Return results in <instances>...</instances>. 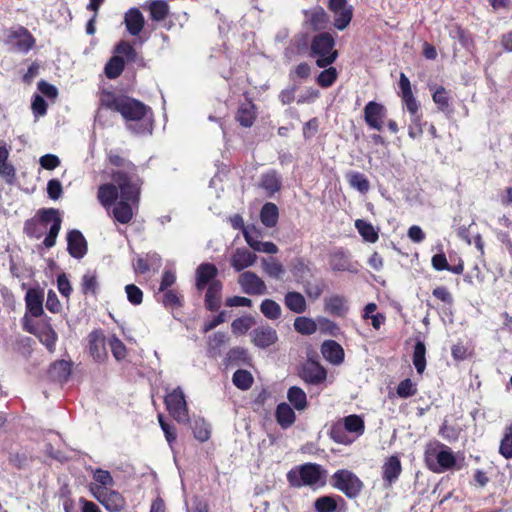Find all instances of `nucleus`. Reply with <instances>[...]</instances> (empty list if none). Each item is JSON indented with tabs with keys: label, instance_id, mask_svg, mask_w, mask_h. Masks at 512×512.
Listing matches in <instances>:
<instances>
[{
	"label": "nucleus",
	"instance_id": "nucleus-30",
	"mask_svg": "<svg viewBox=\"0 0 512 512\" xmlns=\"http://www.w3.org/2000/svg\"><path fill=\"white\" fill-rule=\"evenodd\" d=\"M277 423L284 429L293 425L296 415L291 406L287 403H280L276 409Z\"/></svg>",
	"mask_w": 512,
	"mask_h": 512
},
{
	"label": "nucleus",
	"instance_id": "nucleus-3",
	"mask_svg": "<svg viewBox=\"0 0 512 512\" xmlns=\"http://www.w3.org/2000/svg\"><path fill=\"white\" fill-rule=\"evenodd\" d=\"M425 462L427 467L435 473H443L456 466V457L453 451L440 442H432L426 446Z\"/></svg>",
	"mask_w": 512,
	"mask_h": 512
},
{
	"label": "nucleus",
	"instance_id": "nucleus-37",
	"mask_svg": "<svg viewBox=\"0 0 512 512\" xmlns=\"http://www.w3.org/2000/svg\"><path fill=\"white\" fill-rule=\"evenodd\" d=\"M261 222L266 227H274L278 220V208L273 203H266L260 213Z\"/></svg>",
	"mask_w": 512,
	"mask_h": 512
},
{
	"label": "nucleus",
	"instance_id": "nucleus-38",
	"mask_svg": "<svg viewBox=\"0 0 512 512\" xmlns=\"http://www.w3.org/2000/svg\"><path fill=\"white\" fill-rule=\"evenodd\" d=\"M346 178L350 186L361 193H366L370 188L368 179L362 173L351 171L347 173Z\"/></svg>",
	"mask_w": 512,
	"mask_h": 512
},
{
	"label": "nucleus",
	"instance_id": "nucleus-19",
	"mask_svg": "<svg viewBox=\"0 0 512 512\" xmlns=\"http://www.w3.org/2000/svg\"><path fill=\"white\" fill-rule=\"evenodd\" d=\"M257 256L246 248H237L231 256V266L238 272L251 267L256 262Z\"/></svg>",
	"mask_w": 512,
	"mask_h": 512
},
{
	"label": "nucleus",
	"instance_id": "nucleus-17",
	"mask_svg": "<svg viewBox=\"0 0 512 512\" xmlns=\"http://www.w3.org/2000/svg\"><path fill=\"white\" fill-rule=\"evenodd\" d=\"M26 313L31 319L44 315L43 293L37 289H29L25 295Z\"/></svg>",
	"mask_w": 512,
	"mask_h": 512
},
{
	"label": "nucleus",
	"instance_id": "nucleus-15",
	"mask_svg": "<svg viewBox=\"0 0 512 512\" xmlns=\"http://www.w3.org/2000/svg\"><path fill=\"white\" fill-rule=\"evenodd\" d=\"M252 343L259 348H268L278 341L277 331L269 325L255 328L251 334Z\"/></svg>",
	"mask_w": 512,
	"mask_h": 512
},
{
	"label": "nucleus",
	"instance_id": "nucleus-47",
	"mask_svg": "<svg viewBox=\"0 0 512 512\" xmlns=\"http://www.w3.org/2000/svg\"><path fill=\"white\" fill-rule=\"evenodd\" d=\"M124 69V61L121 56L112 57L105 66V74L110 79L117 78Z\"/></svg>",
	"mask_w": 512,
	"mask_h": 512
},
{
	"label": "nucleus",
	"instance_id": "nucleus-21",
	"mask_svg": "<svg viewBox=\"0 0 512 512\" xmlns=\"http://www.w3.org/2000/svg\"><path fill=\"white\" fill-rule=\"evenodd\" d=\"M93 479L94 483L90 484V492L93 496H95V491L97 489L100 490H109L114 486V479L109 471L103 469H93Z\"/></svg>",
	"mask_w": 512,
	"mask_h": 512
},
{
	"label": "nucleus",
	"instance_id": "nucleus-40",
	"mask_svg": "<svg viewBox=\"0 0 512 512\" xmlns=\"http://www.w3.org/2000/svg\"><path fill=\"white\" fill-rule=\"evenodd\" d=\"M330 267L334 271H350L347 254L342 250L335 251L330 258Z\"/></svg>",
	"mask_w": 512,
	"mask_h": 512
},
{
	"label": "nucleus",
	"instance_id": "nucleus-12",
	"mask_svg": "<svg viewBox=\"0 0 512 512\" xmlns=\"http://www.w3.org/2000/svg\"><path fill=\"white\" fill-rule=\"evenodd\" d=\"M242 291L248 295H264L267 293L265 282L254 272H243L238 278Z\"/></svg>",
	"mask_w": 512,
	"mask_h": 512
},
{
	"label": "nucleus",
	"instance_id": "nucleus-18",
	"mask_svg": "<svg viewBox=\"0 0 512 512\" xmlns=\"http://www.w3.org/2000/svg\"><path fill=\"white\" fill-rule=\"evenodd\" d=\"M89 350L93 359L103 362L107 359L105 336L101 331H93L89 334Z\"/></svg>",
	"mask_w": 512,
	"mask_h": 512
},
{
	"label": "nucleus",
	"instance_id": "nucleus-27",
	"mask_svg": "<svg viewBox=\"0 0 512 512\" xmlns=\"http://www.w3.org/2000/svg\"><path fill=\"white\" fill-rule=\"evenodd\" d=\"M217 268L210 263L201 264L196 271V286L198 289H203L209 281H214L213 279L217 275Z\"/></svg>",
	"mask_w": 512,
	"mask_h": 512
},
{
	"label": "nucleus",
	"instance_id": "nucleus-39",
	"mask_svg": "<svg viewBox=\"0 0 512 512\" xmlns=\"http://www.w3.org/2000/svg\"><path fill=\"white\" fill-rule=\"evenodd\" d=\"M318 322L307 317H297L294 321V329L303 335H311L317 331Z\"/></svg>",
	"mask_w": 512,
	"mask_h": 512
},
{
	"label": "nucleus",
	"instance_id": "nucleus-31",
	"mask_svg": "<svg viewBox=\"0 0 512 512\" xmlns=\"http://www.w3.org/2000/svg\"><path fill=\"white\" fill-rule=\"evenodd\" d=\"M383 479L392 483L396 481L402 471L400 460L397 456H391L383 465Z\"/></svg>",
	"mask_w": 512,
	"mask_h": 512
},
{
	"label": "nucleus",
	"instance_id": "nucleus-44",
	"mask_svg": "<svg viewBox=\"0 0 512 512\" xmlns=\"http://www.w3.org/2000/svg\"><path fill=\"white\" fill-rule=\"evenodd\" d=\"M193 433L197 440L205 442L210 438L211 427L203 418H197L193 422Z\"/></svg>",
	"mask_w": 512,
	"mask_h": 512
},
{
	"label": "nucleus",
	"instance_id": "nucleus-34",
	"mask_svg": "<svg viewBox=\"0 0 512 512\" xmlns=\"http://www.w3.org/2000/svg\"><path fill=\"white\" fill-rule=\"evenodd\" d=\"M303 377L307 382L318 384L326 379V370L317 364H310L304 368Z\"/></svg>",
	"mask_w": 512,
	"mask_h": 512
},
{
	"label": "nucleus",
	"instance_id": "nucleus-26",
	"mask_svg": "<svg viewBox=\"0 0 512 512\" xmlns=\"http://www.w3.org/2000/svg\"><path fill=\"white\" fill-rule=\"evenodd\" d=\"M120 189L117 183H106L98 188V200L105 207L109 208L118 198Z\"/></svg>",
	"mask_w": 512,
	"mask_h": 512
},
{
	"label": "nucleus",
	"instance_id": "nucleus-25",
	"mask_svg": "<svg viewBox=\"0 0 512 512\" xmlns=\"http://www.w3.org/2000/svg\"><path fill=\"white\" fill-rule=\"evenodd\" d=\"M125 24L128 32L137 36L143 29L144 18L142 13L137 8H131L125 14Z\"/></svg>",
	"mask_w": 512,
	"mask_h": 512
},
{
	"label": "nucleus",
	"instance_id": "nucleus-52",
	"mask_svg": "<svg viewBox=\"0 0 512 512\" xmlns=\"http://www.w3.org/2000/svg\"><path fill=\"white\" fill-rule=\"evenodd\" d=\"M123 96H117L110 91H102L100 94L101 106L117 111Z\"/></svg>",
	"mask_w": 512,
	"mask_h": 512
},
{
	"label": "nucleus",
	"instance_id": "nucleus-45",
	"mask_svg": "<svg viewBox=\"0 0 512 512\" xmlns=\"http://www.w3.org/2000/svg\"><path fill=\"white\" fill-rule=\"evenodd\" d=\"M426 348L423 342L418 341L414 347L413 364L419 374H422L426 368Z\"/></svg>",
	"mask_w": 512,
	"mask_h": 512
},
{
	"label": "nucleus",
	"instance_id": "nucleus-6",
	"mask_svg": "<svg viewBox=\"0 0 512 512\" xmlns=\"http://www.w3.org/2000/svg\"><path fill=\"white\" fill-rule=\"evenodd\" d=\"M23 327L28 333L35 335L50 352L55 350L58 336L51 326L49 317L45 316L39 320H34L28 315H24Z\"/></svg>",
	"mask_w": 512,
	"mask_h": 512
},
{
	"label": "nucleus",
	"instance_id": "nucleus-51",
	"mask_svg": "<svg viewBox=\"0 0 512 512\" xmlns=\"http://www.w3.org/2000/svg\"><path fill=\"white\" fill-rule=\"evenodd\" d=\"M261 186L269 193L280 189V178L275 172H268L262 176Z\"/></svg>",
	"mask_w": 512,
	"mask_h": 512
},
{
	"label": "nucleus",
	"instance_id": "nucleus-48",
	"mask_svg": "<svg viewBox=\"0 0 512 512\" xmlns=\"http://www.w3.org/2000/svg\"><path fill=\"white\" fill-rule=\"evenodd\" d=\"M232 380L234 385L241 390L249 389L253 383V377L251 373L242 369H239L234 373Z\"/></svg>",
	"mask_w": 512,
	"mask_h": 512
},
{
	"label": "nucleus",
	"instance_id": "nucleus-41",
	"mask_svg": "<svg viewBox=\"0 0 512 512\" xmlns=\"http://www.w3.org/2000/svg\"><path fill=\"white\" fill-rule=\"evenodd\" d=\"M260 311L266 318L270 320H277L280 318L282 313L280 305L271 299H265L262 301L260 305Z\"/></svg>",
	"mask_w": 512,
	"mask_h": 512
},
{
	"label": "nucleus",
	"instance_id": "nucleus-63",
	"mask_svg": "<svg viewBox=\"0 0 512 512\" xmlns=\"http://www.w3.org/2000/svg\"><path fill=\"white\" fill-rule=\"evenodd\" d=\"M116 52L119 55L126 57L127 60H134L136 58V51L128 42H120L116 47Z\"/></svg>",
	"mask_w": 512,
	"mask_h": 512
},
{
	"label": "nucleus",
	"instance_id": "nucleus-32",
	"mask_svg": "<svg viewBox=\"0 0 512 512\" xmlns=\"http://www.w3.org/2000/svg\"><path fill=\"white\" fill-rule=\"evenodd\" d=\"M284 303L286 307L297 314L303 313L306 310V300L299 292H288L285 295Z\"/></svg>",
	"mask_w": 512,
	"mask_h": 512
},
{
	"label": "nucleus",
	"instance_id": "nucleus-55",
	"mask_svg": "<svg viewBox=\"0 0 512 512\" xmlns=\"http://www.w3.org/2000/svg\"><path fill=\"white\" fill-rule=\"evenodd\" d=\"M417 393L416 384L409 378L401 381L397 387V395L401 398H408Z\"/></svg>",
	"mask_w": 512,
	"mask_h": 512
},
{
	"label": "nucleus",
	"instance_id": "nucleus-62",
	"mask_svg": "<svg viewBox=\"0 0 512 512\" xmlns=\"http://www.w3.org/2000/svg\"><path fill=\"white\" fill-rule=\"evenodd\" d=\"M317 322L321 331L328 333L332 336H337L339 332V327L337 326L336 323L327 318H318Z\"/></svg>",
	"mask_w": 512,
	"mask_h": 512
},
{
	"label": "nucleus",
	"instance_id": "nucleus-46",
	"mask_svg": "<svg viewBox=\"0 0 512 512\" xmlns=\"http://www.w3.org/2000/svg\"><path fill=\"white\" fill-rule=\"evenodd\" d=\"M255 320L252 316H242L231 323L232 333L235 335H244L254 325Z\"/></svg>",
	"mask_w": 512,
	"mask_h": 512
},
{
	"label": "nucleus",
	"instance_id": "nucleus-56",
	"mask_svg": "<svg viewBox=\"0 0 512 512\" xmlns=\"http://www.w3.org/2000/svg\"><path fill=\"white\" fill-rule=\"evenodd\" d=\"M404 108L409 112L410 118L422 116L420 113V105L413 94L401 97Z\"/></svg>",
	"mask_w": 512,
	"mask_h": 512
},
{
	"label": "nucleus",
	"instance_id": "nucleus-53",
	"mask_svg": "<svg viewBox=\"0 0 512 512\" xmlns=\"http://www.w3.org/2000/svg\"><path fill=\"white\" fill-rule=\"evenodd\" d=\"M149 10H150L152 19L156 20V21H160V20H163L167 16L169 7L165 1L157 0V1H153L150 4Z\"/></svg>",
	"mask_w": 512,
	"mask_h": 512
},
{
	"label": "nucleus",
	"instance_id": "nucleus-50",
	"mask_svg": "<svg viewBox=\"0 0 512 512\" xmlns=\"http://www.w3.org/2000/svg\"><path fill=\"white\" fill-rule=\"evenodd\" d=\"M317 512H334L337 508L336 498L333 496H321L314 502Z\"/></svg>",
	"mask_w": 512,
	"mask_h": 512
},
{
	"label": "nucleus",
	"instance_id": "nucleus-23",
	"mask_svg": "<svg viewBox=\"0 0 512 512\" xmlns=\"http://www.w3.org/2000/svg\"><path fill=\"white\" fill-rule=\"evenodd\" d=\"M244 238L247 244L257 252H263L267 254H276L278 252V247L273 242H261L257 239V236H254L252 233V229H244Z\"/></svg>",
	"mask_w": 512,
	"mask_h": 512
},
{
	"label": "nucleus",
	"instance_id": "nucleus-16",
	"mask_svg": "<svg viewBox=\"0 0 512 512\" xmlns=\"http://www.w3.org/2000/svg\"><path fill=\"white\" fill-rule=\"evenodd\" d=\"M8 44L20 52H28L34 45V38L25 28L11 30L7 39Z\"/></svg>",
	"mask_w": 512,
	"mask_h": 512
},
{
	"label": "nucleus",
	"instance_id": "nucleus-22",
	"mask_svg": "<svg viewBox=\"0 0 512 512\" xmlns=\"http://www.w3.org/2000/svg\"><path fill=\"white\" fill-rule=\"evenodd\" d=\"M321 352L323 357L333 363V364H341L344 359V350L340 344L333 340L324 341L321 347Z\"/></svg>",
	"mask_w": 512,
	"mask_h": 512
},
{
	"label": "nucleus",
	"instance_id": "nucleus-58",
	"mask_svg": "<svg viewBox=\"0 0 512 512\" xmlns=\"http://www.w3.org/2000/svg\"><path fill=\"white\" fill-rule=\"evenodd\" d=\"M125 292L130 303L139 305L143 300V293L139 287L134 284H128L125 287Z\"/></svg>",
	"mask_w": 512,
	"mask_h": 512
},
{
	"label": "nucleus",
	"instance_id": "nucleus-36",
	"mask_svg": "<svg viewBox=\"0 0 512 512\" xmlns=\"http://www.w3.org/2000/svg\"><path fill=\"white\" fill-rule=\"evenodd\" d=\"M287 398L295 409L301 411L307 406L306 393L299 387L293 386L287 392Z\"/></svg>",
	"mask_w": 512,
	"mask_h": 512
},
{
	"label": "nucleus",
	"instance_id": "nucleus-4",
	"mask_svg": "<svg viewBox=\"0 0 512 512\" xmlns=\"http://www.w3.org/2000/svg\"><path fill=\"white\" fill-rule=\"evenodd\" d=\"M364 429V421L360 416L349 415L332 426L330 435L336 443L350 445L364 433Z\"/></svg>",
	"mask_w": 512,
	"mask_h": 512
},
{
	"label": "nucleus",
	"instance_id": "nucleus-14",
	"mask_svg": "<svg viewBox=\"0 0 512 512\" xmlns=\"http://www.w3.org/2000/svg\"><path fill=\"white\" fill-rule=\"evenodd\" d=\"M386 108L377 102L370 101L364 108V118L368 126L377 131H381L384 126L383 119L386 116Z\"/></svg>",
	"mask_w": 512,
	"mask_h": 512
},
{
	"label": "nucleus",
	"instance_id": "nucleus-1",
	"mask_svg": "<svg viewBox=\"0 0 512 512\" xmlns=\"http://www.w3.org/2000/svg\"><path fill=\"white\" fill-rule=\"evenodd\" d=\"M114 183H117L120 189V200L113 209L114 218L122 223H128L134 215V207L137 206L140 193V180L134 176H129L122 172H117L113 176Z\"/></svg>",
	"mask_w": 512,
	"mask_h": 512
},
{
	"label": "nucleus",
	"instance_id": "nucleus-57",
	"mask_svg": "<svg viewBox=\"0 0 512 512\" xmlns=\"http://www.w3.org/2000/svg\"><path fill=\"white\" fill-rule=\"evenodd\" d=\"M336 78L337 70L334 67H329L319 74L317 82L322 87H329L335 82Z\"/></svg>",
	"mask_w": 512,
	"mask_h": 512
},
{
	"label": "nucleus",
	"instance_id": "nucleus-7",
	"mask_svg": "<svg viewBox=\"0 0 512 512\" xmlns=\"http://www.w3.org/2000/svg\"><path fill=\"white\" fill-rule=\"evenodd\" d=\"M289 483L295 487L324 484V471L320 465L308 463L287 474Z\"/></svg>",
	"mask_w": 512,
	"mask_h": 512
},
{
	"label": "nucleus",
	"instance_id": "nucleus-43",
	"mask_svg": "<svg viewBox=\"0 0 512 512\" xmlns=\"http://www.w3.org/2000/svg\"><path fill=\"white\" fill-rule=\"evenodd\" d=\"M49 374L57 381H65L70 375V364L64 360L57 361L51 366Z\"/></svg>",
	"mask_w": 512,
	"mask_h": 512
},
{
	"label": "nucleus",
	"instance_id": "nucleus-9",
	"mask_svg": "<svg viewBox=\"0 0 512 512\" xmlns=\"http://www.w3.org/2000/svg\"><path fill=\"white\" fill-rule=\"evenodd\" d=\"M165 404L167 410L177 422H188V408L184 393L180 387L173 389L170 393H168L165 396Z\"/></svg>",
	"mask_w": 512,
	"mask_h": 512
},
{
	"label": "nucleus",
	"instance_id": "nucleus-42",
	"mask_svg": "<svg viewBox=\"0 0 512 512\" xmlns=\"http://www.w3.org/2000/svg\"><path fill=\"white\" fill-rule=\"evenodd\" d=\"M262 267L264 272L274 279H280L285 272L283 265L275 258L263 259Z\"/></svg>",
	"mask_w": 512,
	"mask_h": 512
},
{
	"label": "nucleus",
	"instance_id": "nucleus-10",
	"mask_svg": "<svg viewBox=\"0 0 512 512\" xmlns=\"http://www.w3.org/2000/svg\"><path fill=\"white\" fill-rule=\"evenodd\" d=\"M39 225L43 229H47L48 225H50L48 235L45 237L43 244L47 248L53 247L61 229V219L58 215V211L55 209L43 210L40 214Z\"/></svg>",
	"mask_w": 512,
	"mask_h": 512
},
{
	"label": "nucleus",
	"instance_id": "nucleus-5",
	"mask_svg": "<svg viewBox=\"0 0 512 512\" xmlns=\"http://www.w3.org/2000/svg\"><path fill=\"white\" fill-rule=\"evenodd\" d=\"M334 46L335 40L329 33H320L313 38L311 56L315 59L318 67L329 66L336 60L338 52Z\"/></svg>",
	"mask_w": 512,
	"mask_h": 512
},
{
	"label": "nucleus",
	"instance_id": "nucleus-29",
	"mask_svg": "<svg viewBox=\"0 0 512 512\" xmlns=\"http://www.w3.org/2000/svg\"><path fill=\"white\" fill-rule=\"evenodd\" d=\"M9 150L5 144H0V176L8 183L15 180V169L8 163Z\"/></svg>",
	"mask_w": 512,
	"mask_h": 512
},
{
	"label": "nucleus",
	"instance_id": "nucleus-24",
	"mask_svg": "<svg viewBox=\"0 0 512 512\" xmlns=\"http://www.w3.org/2000/svg\"><path fill=\"white\" fill-rule=\"evenodd\" d=\"M324 304L325 310L336 316H344L349 310L347 299L341 295H332L326 298Z\"/></svg>",
	"mask_w": 512,
	"mask_h": 512
},
{
	"label": "nucleus",
	"instance_id": "nucleus-28",
	"mask_svg": "<svg viewBox=\"0 0 512 512\" xmlns=\"http://www.w3.org/2000/svg\"><path fill=\"white\" fill-rule=\"evenodd\" d=\"M221 291L222 284L219 281H212L209 284L208 290L205 296V304L207 309L216 311L220 307L221 303Z\"/></svg>",
	"mask_w": 512,
	"mask_h": 512
},
{
	"label": "nucleus",
	"instance_id": "nucleus-60",
	"mask_svg": "<svg viewBox=\"0 0 512 512\" xmlns=\"http://www.w3.org/2000/svg\"><path fill=\"white\" fill-rule=\"evenodd\" d=\"M97 288V280L96 276L91 273L87 272L84 274L82 278V289L84 293H95Z\"/></svg>",
	"mask_w": 512,
	"mask_h": 512
},
{
	"label": "nucleus",
	"instance_id": "nucleus-59",
	"mask_svg": "<svg viewBox=\"0 0 512 512\" xmlns=\"http://www.w3.org/2000/svg\"><path fill=\"white\" fill-rule=\"evenodd\" d=\"M31 108H32L34 117L37 120L38 118H40L46 114L47 103L41 96L35 95Z\"/></svg>",
	"mask_w": 512,
	"mask_h": 512
},
{
	"label": "nucleus",
	"instance_id": "nucleus-13",
	"mask_svg": "<svg viewBox=\"0 0 512 512\" xmlns=\"http://www.w3.org/2000/svg\"><path fill=\"white\" fill-rule=\"evenodd\" d=\"M100 504H102L105 509L109 512H119L125 506L124 497L116 490H100L97 489L95 491V496H93Z\"/></svg>",
	"mask_w": 512,
	"mask_h": 512
},
{
	"label": "nucleus",
	"instance_id": "nucleus-35",
	"mask_svg": "<svg viewBox=\"0 0 512 512\" xmlns=\"http://www.w3.org/2000/svg\"><path fill=\"white\" fill-rule=\"evenodd\" d=\"M355 227L365 241L375 243L378 240V231L371 223L357 219L355 221Z\"/></svg>",
	"mask_w": 512,
	"mask_h": 512
},
{
	"label": "nucleus",
	"instance_id": "nucleus-2",
	"mask_svg": "<svg viewBox=\"0 0 512 512\" xmlns=\"http://www.w3.org/2000/svg\"><path fill=\"white\" fill-rule=\"evenodd\" d=\"M117 112H119L128 122H141L138 128H134L130 124V129L135 130L137 133H151L152 118L151 115H149V108L146 107L143 103L130 97L124 96L122 97L120 106H118Z\"/></svg>",
	"mask_w": 512,
	"mask_h": 512
},
{
	"label": "nucleus",
	"instance_id": "nucleus-33",
	"mask_svg": "<svg viewBox=\"0 0 512 512\" xmlns=\"http://www.w3.org/2000/svg\"><path fill=\"white\" fill-rule=\"evenodd\" d=\"M256 117L255 106L251 102L243 103L237 113V120L244 127H250Z\"/></svg>",
	"mask_w": 512,
	"mask_h": 512
},
{
	"label": "nucleus",
	"instance_id": "nucleus-64",
	"mask_svg": "<svg viewBox=\"0 0 512 512\" xmlns=\"http://www.w3.org/2000/svg\"><path fill=\"white\" fill-rule=\"evenodd\" d=\"M499 452L506 458H512V434L504 436L500 443Z\"/></svg>",
	"mask_w": 512,
	"mask_h": 512
},
{
	"label": "nucleus",
	"instance_id": "nucleus-8",
	"mask_svg": "<svg viewBox=\"0 0 512 512\" xmlns=\"http://www.w3.org/2000/svg\"><path fill=\"white\" fill-rule=\"evenodd\" d=\"M332 485L349 498L357 497L362 488V481L351 471L341 469L332 476Z\"/></svg>",
	"mask_w": 512,
	"mask_h": 512
},
{
	"label": "nucleus",
	"instance_id": "nucleus-20",
	"mask_svg": "<svg viewBox=\"0 0 512 512\" xmlns=\"http://www.w3.org/2000/svg\"><path fill=\"white\" fill-rule=\"evenodd\" d=\"M68 251L74 258H82L87 252L84 236L78 230L71 231L67 236Z\"/></svg>",
	"mask_w": 512,
	"mask_h": 512
},
{
	"label": "nucleus",
	"instance_id": "nucleus-49",
	"mask_svg": "<svg viewBox=\"0 0 512 512\" xmlns=\"http://www.w3.org/2000/svg\"><path fill=\"white\" fill-rule=\"evenodd\" d=\"M113 357L117 361H121L127 356V349L124 343L115 335L111 336L108 340Z\"/></svg>",
	"mask_w": 512,
	"mask_h": 512
},
{
	"label": "nucleus",
	"instance_id": "nucleus-11",
	"mask_svg": "<svg viewBox=\"0 0 512 512\" xmlns=\"http://www.w3.org/2000/svg\"><path fill=\"white\" fill-rule=\"evenodd\" d=\"M329 9L334 14V26L338 30H344L352 20V5L347 0H330Z\"/></svg>",
	"mask_w": 512,
	"mask_h": 512
},
{
	"label": "nucleus",
	"instance_id": "nucleus-54",
	"mask_svg": "<svg viewBox=\"0 0 512 512\" xmlns=\"http://www.w3.org/2000/svg\"><path fill=\"white\" fill-rule=\"evenodd\" d=\"M433 101L441 111H447L449 109V94L447 90L440 86L437 87L433 93Z\"/></svg>",
	"mask_w": 512,
	"mask_h": 512
},
{
	"label": "nucleus",
	"instance_id": "nucleus-61",
	"mask_svg": "<svg viewBox=\"0 0 512 512\" xmlns=\"http://www.w3.org/2000/svg\"><path fill=\"white\" fill-rule=\"evenodd\" d=\"M410 122L411 123L408 127V135L413 139L418 138L423 133L422 116L411 117Z\"/></svg>",
	"mask_w": 512,
	"mask_h": 512
}]
</instances>
